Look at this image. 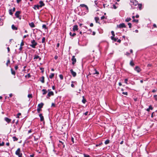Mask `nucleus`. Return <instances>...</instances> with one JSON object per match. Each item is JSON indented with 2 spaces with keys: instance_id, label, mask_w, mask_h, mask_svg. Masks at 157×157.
<instances>
[{
  "instance_id": "5701e85b",
  "label": "nucleus",
  "mask_w": 157,
  "mask_h": 157,
  "mask_svg": "<svg viewBox=\"0 0 157 157\" xmlns=\"http://www.w3.org/2000/svg\"><path fill=\"white\" fill-rule=\"evenodd\" d=\"M111 34L112 35V36H111V39H113V37H114L115 36V34H114V32L113 31H112L111 32Z\"/></svg>"
},
{
  "instance_id": "bf43d9fd",
  "label": "nucleus",
  "mask_w": 157,
  "mask_h": 157,
  "mask_svg": "<svg viewBox=\"0 0 157 157\" xmlns=\"http://www.w3.org/2000/svg\"><path fill=\"white\" fill-rule=\"evenodd\" d=\"M71 141L73 142V143H74V139L73 137H71Z\"/></svg>"
},
{
  "instance_id": "f257e3e1",
  "label": "nucleus",
  "mask_w": 157,
  "mask_h": 157,
  "mask_svg": "<svg viewBox=\"0 0 157 157\" xmlns=\"http://www.w3.org/2000/svg\"><path fill=\"white\" fill-rule=\"evenodd\" d=\"M131 5L132 7V6H136L138 4V2L136 0H130Z\"/></svg>"
},
{
  "instance_id": "a211bd4d",
  "label": "nucleus",
  "mask_w": 157,
  "mask_h": 157,
  "mask_svg": "<svg viewBox=\"0 0 157 157\" xmlns=\"http://www.w3.org/2000/svg\"><path fill=\"white\" fill-rule=\"evenodd\" d=\"M80 6L82 7H85L87 10H88V8L86 5L84 4H81Z\"/></svg>"
},
{
  "instance_id": "c9c22d12",
  "label": "nucleus",
  "mask_w": 157,
  "mask_h": 157,
  "mask_svg": "<svg viewBox=\"0 0 157 157\" xmlns=\"http://www.w3.org/2000/svg\"><path fill=\"white\" fill-rule=\"evenodd\" d=\"M130 64L132 66H133L134 65V63L132 62V61H131L130 63Z\"/></svg>"
},
{
  "instance_id": "338daca9",
  "label": "nucleus",
  "mask_w": 157,
  "mask_h": 157,
  "mask_svg": "<svg viewBox=\"0 0 157 157\" xmlns=\"http://www.w3.org/2000/svg\"><path fill=\"white\" fill-rule=\"evenodd\" d=\"M156 91V90L154 89L152 90V92L153 93H154V92H155Z\"/></svg>"
},
{
  "instance_id": "39448f33",
  "label": "nucleus",
  "mask_w": 157,
  "mask_h": 157,
  "mask_svg": "<svg viewBox=\"0 0 157 157\" xmlns=\"http://www.w3.org/2000/svg\"><path fill=\"white\" fill-rule=\"evenodd\" d=\"M117 27L120 28L126 27V26L125 25V24L124 23L120 24L119 25H117Z\"/></svg>"
},
{
  "instance_id": "7c9ffc66",
  "label": "nucleus",
  "mask_w": 157,
  "mask_h": 157,
  "mask_svg": "<svg viewBox=\"0 0 157 157\" xmlns=\"http://www.w3.org/2000/svg\"><path fill=\"white\" fill-rule=\"evenodd\" d=\"M95 20L96 23H98V21L99 20V18L98 17H95Z\"/></svg>"
},
{
  "instance_id": "dca6fc26",
  "label": "nucleus",
  "mask_w": 157,
  "mask_h": 157,
  "mask_svg": "<svg viewBox=\"0 0 157 157\" xmlns=\"http://www.w3.org/2000/svg\"><path fill=\"white\" fill-rule=\"evenodd\" d=\"M29 25L31 28H33L35 27V25L33 22L29 23Z\"/></svg>"
},
{
  "instance_id": "412c9836",
  "label": "nucleus",
  "mask_w": 157,
  "mask_h": 157,
  "mask_svg": "<svg viewBox=\"0 0 157 157\" xmlns=\"http://www.w3.org/2000/svg\"><path fill=\"white\" fill-rule=\"evenodd\" d=\"M42 91L43 92V95H45V94H46L47 92V91L45 89H43L42 90Z\"/></svg>"
},
{
  "instance_id": "7ed1b4c3",
  "label": "nucleus",
  "mask_w": 157,
  "mask_h": 157,
  "mask_svg": "<svg viewBox=\"0 0 157 157\" xmlns=\"http://www.w3.org/2000/svg\"><path fill=\"white\" fill-rule=\"evenodd\" d=\"M20 148H18L15 152V154L16 155H18V157H22V154L20 153Z\"/></svg>"
},
{
  "instance_id": "680f3d73",
  "label": "nucleus",
  "mask_w": 157,
  "mask_h": 157,
  "mask_svg": "<svg viewBox=\"0 0 157 157\" xmlns=\"http://www.w3.org/2000/svg\"><path fill=\"white\" fill-rule=\"evenodd\" d=\"M58 58V56H56L55 57H54V59H57Z\"/></svg>"
},
{
  "instance_id": "603ef678",
  "label": "nucleus",
  "mask_w": 157,
  "mask_h": 157,
  "mask_svg": "<svg viewBox=\"0 0 157 157\" xmlns=\"http://www.w3.org/2000/svg\"><path fill=\"white\" fill-rule=\"evenodd\" d=\"M122 94L124 95H128V93L127 92H123Z\"/></svg>"
},
{
  "instance_id": "72a5a7b5",
  "label": "nucleus",
  "mask_w": 157,
  "mask_h": 157,
  "mask_svg": "<svg viewBox=\"0 0 157 157\" xmlns=\"http://www.w3.org/2000/svg\"><path fill=\"white\" fill-rule=\"evenodd\" d=\"M59 77L62 80L63 79V76L62 75H61V74L59 75Z\"/></svg>"
},
{
  "instance_id": "4d7b16f0",
  "label": "nucleus",
  "mask_w": 157,
  "mask_h": 157,
  "mask_svg": "<svg viewBox=\"0 0 157 157\" xmlns=\"http://www.w3.org/2000/svg\"><path fill=\"white\" fill-rule=\"evenodd\" d=\"M128 79L127 78H126L124 79V82L126 84H127Z\"/></svg>"
},
{
  "instance_id": "c85d7f7f",
  "label": "nucleus",
  "mask_w": 157,
  "mask_h": 157,
  "mask_svg": "<svg viewBox=\"0 0 157 157\" xmlns=\"http://www.w3.org/2000/svg\"><path fill=\"white\" fill-rule=\"evenodd\" d=\"M13 140L14 141H17L18 140V139L15 136H13Z\"/></svg>"
},
{
  "instance_id": "052dcab7",
  "label": "nucleus",
  "mask_w": 157,
  "mask_h": 157,
  "mask_svg": "<svg viewBox=\"0 0 157 157\" xmlns=\"http://www.w3.org/2000/svg\"><path fill=\"white\" fill-rule=\"evenodd\" d=\"M29 36L28 35H25L23 36V38L24 39L25 38H26L27 36Z\"/></svg>"
},
{
  "instance_id": "a19ab883",
  "label": "nucleus",
  "mask_w": 157,
  "mask_h": 157,
  "mask_svg": "<svg viewBox=\"0 0 157 157\" xmlns=\"http://www.w3.org/2000/svg\"><path fill=\"white\" fill-rule=\"evenodd\" d=\"M117 37H113V39H111L112 40H114V41H116L117 40V39H118L117 38H116Z\"/></svg>"
},
{
  "instance_id": "f704fd0d",
  "label": "nucleus",
  "mask_w": 157,
  "mask_h": 157,
  "mask_svg": "<svg viewBox=\"0 0 157 157\" xmlns=\"http://www.w3.org/2000/svg\"><path fill=\"white\" fill-rule=\"evenodd\" d=\"M9 14L11 15H12L13 14V13L12 12V9H10L9 10Z\"/></svg>"
},
{
  "instance_id": "393cba45",
  "label": "nucleus",
  "mask_w": 157,
  "mask_h": 157,
  "mask_svg": "<svg viewBox=\"0 0 157 157\" xmlns=\"http://www.w3.org/2000/svg\"><path fill=\"white\" fill-rule=\"evenodd\" d=\"M11 74L12 75H15V71L12 68H11Z\"/></svg>"
},
{
  "instance_id": "6ab92c4d",
  "label": "nucleus",
  "mask_w": 157,
  "mask_h": 157,
  "mask_svg": "<svg viewBox=\"0 0 157 157\" xmlns=\"http://www.w3.org/2000/svg\"><path fill=\"white\" fill-rule=\"evenodd\" d=\"M11 28L13 30H17V28L15 27L14 25H12L11 26Z\"/></svg>"
},
{
  "instance_id": "774afa93",
  "label": "nucleus",
  "mask_w": 157,
  "mask_h": 157,
  "mask_svg": "<svg viewBox=\"0 0 157 157\" xmlns=\"http://www.w3.org/2000/svg\"><path fill=\"white\" fill-rule=\"evenodd\" d=\"M29 156L30 157H34V154H33L32 155H30Z\"/></svg>"
},
{
  "instance_id": "6e6d98bb",
  "label": "nucleus",
  "mask_w": 157,
  "mask_h": 157,
  "mask_svg": "<svg viewBox=\"0 0 157 157\" xmlns=\"http://www.w3.org/2000/svg\"><path fill=\"white\" fill-rule=\"evenodd\" d=\"M40 69L42 71V72L44 71V68H43L40 67Z\"/></svg>"
},
{
  "instance_id": "4be33fe9",
  "label": "nucleus",
  "mask_w": 157,
  "mask_h": 157,
  "mask_svg": "<svg viewBox=\"0 0 157 157\" xmlns=\"http://www.w3.org/2000/svg\"><path fill=\"white\" fill-rule=\"evenodd\" d=\"M44 76H43L40 79V81L42 83H44Z\"/></svg>"
},
{
  "instance_id": "f03ea898",
  "label": "nucleus",
  "mask_w": 157,
  "mask_h": 157,
  "mask_svg": "<svg viewBox=\"0 0 157 157\" xmlns=\"http://www.w3.org/2000/svg\"><path fill=\"white\" fill-rule=\"evenodd\" d=\"M32 44L30 45V46L32 48H35L37 44V43L34 40H33L31 41Z\"/></svg>"
},
{
  "instance_id": "de8ad7c7",
  "label": "nucleus",
  "mask_w": 157,
  "mask_h": 157,
  "mask_svg": "<svg viewBox=\"0 0 157 157\" xmlns=\"http://www.w3.org/2000/svg\"><path fill=\"white\" fill-rule=\"evenodd\" d=\"M24 45V43L23 41V40H22L21 42V44H20V46L22 47V46H23Z\"/></svg>"
},
{
  "instance_id": "8fccbe9b",
  "label": "nucleus",
  "mask_w": 157,
  "mask_h": 157,
  "mask_svg": "<svg viewBox=\"0 0 157 157\" xmlns=\"http://www.w3.org/2000/svg\"><path fill=\"white\" fill-rule=\"evenodd\" d=\"M113 8L114 9H116L117 8V7L115 5L113 4Z\"/></svg>"
},
{
  "instance_id": "13d9d810",
  "label": "nucleus",
  "mask_w": 157,
  "mask_h": 157,
  "mask_svg": "<svg viewBox=\"0 0 157 157\" xmlns=\"http://www.w3.org/2000/svg\"><path fill=\"white\" fill-rule=\"evenodd\" d=\"M14 68H15V70H17V69L18 68V66H17V65Z\"/></svg>"
},
{
  "instance_id": "f3484780",
  "label": "nucleus",
  "mask_w": 157,
  "mask_h": 157,
  "mask_svg": "<svg viewBox=\"0 0 157 157\" xmlns=\"http://www.w3.org/2000/svg\"><path fill=\"white\" fill-rule=\"evenodd\" d=\"M40 7V6L38 5H35L34 6V9L35 10H36V9H39Z\"/></svg>"
},
{
  "instance_id": "a18cd8bd",
  "label": "nucleus",
  "mask_w": 157,
  "mask_h": 157,
  "mask_svg": "<svg viewBox=\"0 0 157 157\" xmlns=\"http://www.w3.org/2000/svg\"><path fill=\"white\" fill-rule=\"evenodd\" d=\"M128 25L129 26V27L131 28L132 27V24L130 23H128Z\"/></svg>"
},
{
  "instance_id": "69168bd1",
  "label": "nucleus",
  "mask_w": 157,
  "mask_h": 157,
  "mask_svg": "<svg viewBox=\"0 0 157 157\" xmlns=\"http://www.w3.org/2000/svg\"><path fill=\"white\" fill-rule=\"evenodd\" d=\"M88 112H86L84 113V114L85 115H88Z\"/></svg>"
},
{
  "instance_id": "c756f323",
  "label": "nucleus",
  "mask_w": 157,
  "mask_h": 157,
  "mask_svg": "<svg viewBox=\"0 0 157 157\" xmlns=\"http://www.w3.org/2000/svg\"><path fill=\"white\" fill-rule=\"evenodd\" d=\"M83 99L82 100V102L83 103L85 104L86 101V100L84 98V97L83 96Z\"/></svg>"
},
{
  "instance_id": "f8f14e48",
  "label": "nucleus",
  "mask_w": 157,
  "mask_h": 157,
  "mask_svg": "<svg viewBox=\"0 0 157 157\" xmlns=\"http://www.w3.org/2000/svg\"><path fill=\"white\" fill-rule=\"evenodd\" d=\"M4 120L8 123H9L11 121V119H10L7 117H5L4 118Z\"/></svg>"
},
{
  "instance_id": "aec40b11",
  "label": "nucleus",
  "mask_w": 157,
  "mask_h": 157,
  "mask_svg": "<svg viewBox=\"0 0 157 157\" xmlns=\"http://www.w3.org/2000/svg\"><path fill=\"white\" fill-rule=\"evenodd\" d=\"M138 5V7L140 10L142 9V4H137Z\"/></svg>"
},
{
  "instance_id": "4468645a",
  "label": "nucleus",
  "mask_w": 157,
  "mask_h": 157,
  "mask_svg": "<svg viewBox=\"0 0 157 157\" xmlns=\"http://www.w3.org/2000/svg\"><path fill=\"white\" fill-rule=\"evenodd\" d=\"M39 3L40 4V5L39 6H40V7H41L43 6H44L45 5L43 2L42 1H40Z\"/></svg>"
},
{
  "instance_id": "0e129e2a",
  "label": "nucleus",
  "mask_w": 157,
  "mask_h": 157,
  "mask_svg": "<svg viewBox=\"0 0 157 157\" xmlns=\"http://www.w3.org/2000/svg\"><path fill=\"white\" fill-rule=\"evenodd\" d=\"M21 0H17V3H19Z\"/></svg>"
},
{
  "instance_id": "c03bdc74",
  "label": "nucleus",
  "mask_w": 157,
  "mask_h": 157,
  "mask_svg": "<svg viewBox=\"0 0 157 157\" xmlns=\"http://www.w3.org/2000/svg\"><path fill=\"white\" fill-rule=\"evenodd\" d=\"M21 115V113H18L16 117L17 118H19V116Z\"/></svg>"
},
{
  "instance_id": "864d4df0",
  "label": "nucleus",
  "mask_w": 157,
  "mask_h": 157,
  "mask_svg": "<svg viewBox=\"0 0 157 157\" xmlns=\"http://www.w3.org/2000/svg\"><path fill=\"white\" fill-rule=\"evenodd\" d=\"M73 81H72V84H71V86L72 87H74V85L73 84Z\"/></svg>"
},
{
  "instance_id": "5fc2aeb1",
  "label": "nucleus",
  "mask_w": 157,
  "mask_h": 157,
  "mask_svg": "<svg viewBox=\"0 0 157 157\" xmlns=\"http://www.w3.org/2000/svg\"><path fill=\"white\" fill-rule=\"evenodd\" d=\"M157 95H154V97L156 100H157Z\"/></svg>"
},
{
  "instance_id": "473e14b6",
  "label": "nucleus",
  "mask_w": 157,
  "mask_h": 157,
  "mask_svg": "<svg viewBox=\"0 0 157 157\" xmlns=\"http://www.w3.org/2000/svg\"><path fill=\"white\" fill-rule=\"evenodd\" d=\"M83 155L84 157H91L89 155L87 154H84Z\"/></svg>"
},
{
  "instance_id": "09e8293b",
  "label": "nucleus",
  "mask_w": 157,
  "mask_h": 157,
  "mask_svg": "<svg viewBox=\"0 0 157 157\" xmlns=\"http://www.w3.org/2000/svg\"><path fill=\"white\" fill-rule=\"evenodd\" d=\"M10 59H8L7 60V63H6V65L7 66H8V64L9 63H10Z\"/></svg>"
},
{
  "instance_id": "2f4dec72",
  "label": "nucleus",
  "mask_w": 157,
  "mask_h": 157,
  "mask_svg": "<svg viewBox=\"0 0 157 157\" xmlns=\"http://www.w3.org/2000/svg\"><path fill=\"white\" fill-rule=\"evenodd\" d=\"M94 71H95V72L93 74V75H95V74H97V75H98L99 74V73L98 71L96 70V69H94Z\"/></svg>"
},
{
  "instance_id": "ddd939ff",
  "label": "nucleus",
  "mask_w": 157,
  "mask_h": 157,
  "mask_svg": "<svg viewBox=\"0 0 157 157\" xmlns=\"http://www.w3.org/2000/svg\"><path fill=\"white\" fill-rule=\"evenodd\" d=\"M43 105L44 103H41L40 104H39L38 105V108L41 109L43 107Z\"/></svg>"
},
{
  "instance_id": "58836bf2",
  "label": "nucleus",
  "mask_w": 157,
  "mask_h": 157,
  "mask_svg": "<svg viewBox=\"0 0 157 157\" xmlns=\"http://www.w3.org/2000/svg\"><path fill=\"white\" fill-rule=\"evenodd\" d=\"M28 97L29 98H32V95L31 94H29L28 95Z\"/></svg>"
},
{
  "instance_id": "423d86ee",
  "label": "nucleus",
  "mask_w": 157,
  "mask_h": 157,
  "mask_svg": "<svg viewBox=\"0 0 157 157\" xmlns=\"http://www.w3.org/2000/svg\"><path fill=\"white\" fill-rule=\"evenodd\" d=\"M70 71L71 72V73L72 74V76L74 77H75L76 75V73L75 72H74L73 69H71L70 70Z\"/></svg>"
},
{
  "instance_id": "3c124183",
  "label": "nucleus",
  "mask_w": 157,
  "mask_h": 157,
  "mask_svg": "<svg viewBox=\"0 0 157 157\" xmlns=\"http://www.w3.org/2000/svg\"><path fill=\"white\" fill-rule=\"evenodd\" d=\"M5 143L4 142H2V143H0V146H3L4 145Z\"/></svg>"
},
{
  "instance_id": "9b49d317",
  "label": "nucleus",
  "mask_w": 157,
  "mask_h": 157,
  "mask_svg": "<svg viewBox=\"0 0 157 157\" xmlns=\"http://www.w3.org/2000/svg\"><path fill=\"white\" fill-rule=\"evenodd\" d=\"M39 116L40 117V121H44V117L42 115V114L41 113H40L39 115Z\"/></svg>"
},
{
  "instance_id": "bb28decb",
  "label": "nucleus",
  "mask_w": 157,
  "mask_h": 157,
  "mask_svg": "<svg viewBox=\"0 0 157 157\" xmlns=\"http://www.w3.org/2000/svg\"><path fill=\"white\" fill-rule=\"evenodd\" d=\"M69 34L70 36H74L76 35V33H73L72 34L71 32H70L69 33Z\"/></svg>"
},
{
  "instance_id": "9d476101",
  "label": "nucleus",
  "mask_w": 157,
  "mask_h": 157,
  "mask_svg": "<svg viewBox=\"0 0 157 157\" xmlns=\"http://www.w3.org/2000/svg\"><path fill=\"white\" fill-rule=\"evenodd\" d=\"M134 70L138 72H139L140 71V69L139 67L137 66H136Z\"/></svg>"
},
{
  "instance_id": "e433bc0d",
  "label": "nucleus",
  "mask_w": 157,
  "mask_h": 157,
  "mask_svg": "<svg viewBox=\"0 0 157 157\" xmlns=\"http://www.w3.org/2000/svg\"><path fill=\"white\" fill-rule=\"evenodd\" d=\"M109 140H107L106 141H105V144H109Z\"/></svg>"
},
{
  "instance_id": "e2e57ef3",
  "label": "nucleus",
  "mask_w": 157,
  "mask_h": 157,
  "mask_svg": "<svg viewBox=\"0 0 157 157\" xmlns=\"http://www.w3.org/2000/svg\"><path fill=\"white\" fill-rule=\"evenodd\" d=\"M105 18V17L104 16H102L101 17V20H103Z\"/></svg>"
},
{
  "instance_id": "49530a36",
  "label": "nucleus",
  "mask_w": 157,
  "mask_h": 157,
  "mask_svg": "<svg viewBox=\"0 0 157 157\" xmlns=\"http://www.w3.org/2000/svg\"><path fill=\"white\" fill-rule=\"evenodd\" d=\"M37 110L38 113H40V111L41 110V109H40L37 108Z\"/></svg>"
},
{
  "instance_id": "20e7f679",
  "label": "nucleus",
  "mask_w": 157,
  "mask_h": 157,
  "mask_svg": "<svg viewBox=\"0 0 157 157\" xmlns=\"http://www.w3.org/2000/svg\"><path fill=\"white\" fill-rule=\"evenodd\" d=\"M54 94V93L52 91H50L48 93L47 96L46 98H49L51 96H53Z\"/></svg>"
},
{
  "instance_id": "cd10ccee",
  "label": "nucleus",
  "mask_w": 157,
  "mask_h": 157,
  "mask_svg": "<svg viewBox=\"0 0 157 157\" xmlns=\"http://www.w3.org/2000/svg\"><path fill=\"white\" fill-rule=\"evenodd\" d=\"M131 20V19L130 18H127L125 19V21L126 22H128L130 21Z\"/></svg>"
},
{
  "instance_id": "1a4fd4ad",
  "label": "nucleus",
  "mask_w": 157,
  "mask_h": 157,
  "mask_svg": "<svg viewBox=\"0 0 157 157\" xmlns=\"http://www.w3.org/2000/svg\"><path fill=\"white\" fill-rule=\"evenodd\" d=\"M78 30V25H75L73 26V30L74 31H75L77 30Z\"/></svg>"
},
{
  "instance_id": "4c0bfd02",
  "label": "nucleus",
  "mask_w": 157,
  "mask_h": 157,
  "mask_svg": "<svg viewBox=\"0 0 157 157\" xmlns=\"http://www.w3.org/2000/svg\"><path fill=\"white\" fill-rule=\"evenodd\" d=\"M154 116H155V112H153L151 114V117L153 118Z\"/></svg>"
},
{
  "instance_id": "a878e982",
  "label": "nucleus",
  "mask_w": 157,
  "mask_h": 157,
  "mask_svg": "<svg viewBox=\"0 0 157 157\" xmlns=\"http://www.w3.org/2000/svg\"><path fill=\"white\" fill-rule=\"evenodd\" d=\"M54 76V74L51 73V75L49 76V78H52Z\"/></svg>"
},
{
  "instance_id": "79ce46f5",
  "label": "nucleus",
  "mask_w": 157,
  "mask_h": 157,
  "mask_svg": "<svg viewBox=\"0 0 157 157\" xmlns=\"http://www.w3.org/2000/svg\"><path fill=\"white\" fill-rule=\"evenodd\" d=\"M42 28L43 29H47V28L46 27V25L44 24L43 25Z\"/></svg>"
},
{
  "instance_id": "37998d69",
  "label": "nucleus",
  "mask_w": 157,
  "mask_h": 157,
  "mask_svg": "<svg viewBox=\"0 0 157 157\" xmlns=\"http://www.w3.org/2000/svg\"><path fill=\"white\" fill-rule=\"evenodd\" d=\"M138 20H136V19H133L132 20V21L133 22H136V23H137L138 22Z\"/></svg>"
},
{
  "instance_id": "2eb2a0df",
  "label": "nucleus",
  "mask_w": 157,
  "mask_h": 157,
  "mask_svg": "<svg viewBox=\"0 0 157 157\" xmlns=\"http://www.w3.org/2000/svg\"><path fill=\"white\" fill-rule=\"evenodd\" d=\"M153 109V108L152 107V105H150V106H149L148 108L146 110L148 112H149L150 110H152Z\"/></svg>"
},
{
  "instance_id": "6e6552de",
  "label": "nucleus",
  "mask_w": 157,
  "mask_h": 157,
  "mask_svg": "<svg viewBox=\"0 0 157 157\" xmlns=\"http://www.w3.org/2000/svg\"><path fill=\"white\" fill-rule=\"evenodd\" d=\"M21 11H18L16 12L15 15L17 18H19V14L21 13Z\"/></svg>"
},
{
  "instance_id": "b1692460",
  "label": "nucleus",
  "mask_w": 157,
  "mask_h": 157,
  "mask_svg": "<svg viewBox=\"0 0 157 157\" xmlns=\"http://www.w3.org/2000/svg\"><path fill=\"white\" fill-rule=\"evenodd\" d=\"M39 59V60H40L41 59V58H40L39 56H38L37 55V56H35V57L34 58V59Z\"/></svg>"
},
{
  "instance_id": "0eeeda50",
  "label": "nucleus",
  "mask_w": 157,
  "mask_h": 157,
  "mask_svg": "<svg viewBox=\"0 0 157 157\" xmlns=\"http://www.w3.org/2000/svg\"><path fill=\"white\" fill-rule=\"evenodd\" d=\"M71 60L72 61V64L74 65L76 62V59L75 58V57L74 56H73L72 57V58L71 59Z\"/></svg>"
},
{
  "instance_id": "ea45409f",
  "label": "nucleus",
  "mask_w": 157,
  "mask_h": 157,
  "mask_svg": "<svg viewBox=\"0 0 157 157\" xmlns=\"http://www.w3.org/2000/svg\"><path fill=\"white\" fill-rule=\"evenodd\" d=\"M45 37H44L42 38V43H44L45 42Z\"/></svg>"
}]
</instances>
